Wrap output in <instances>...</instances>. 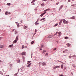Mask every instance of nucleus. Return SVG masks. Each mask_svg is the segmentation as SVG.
<instances>
[{
  "mask_svg": "<svg viewBox=\"0 0 76 76\" xmlns=\"http://www.w3.org/2000/svg\"><path fill=\"white\" fill-rule=\"evenodd\" d=\"M38 20H37L36 22L35 23V25H37V23H38Z\"/></svg>",
  "mask_w": 76,
  "mask_h": 76,
  "instance_id": "nucleus-12",
  "label": "nucleus"
},
{
  "mask_svg": "<svg viewBox=\"0 0 76 76\" xmlns=\"http://www.w3.org/2000/svg\"><path fill=\"white\" fill-rule=\"evenodd\" d=\"M14 34L15 35H16V34H18V31H17L16 30H15Z\"/></svg>",
  "mask_w": 76,
  "mask_h": 76,
  "instance_id": "nucleus-3",
  "label": "nucleus"
},
{
  "mask_svg": "<svg viewBox=\"0 0 76 76\" xmlns=\"http://www.w3.org/2000/svg\"><path fill=\"white\" fill-rule=\"evenodd\" d=\"M73 67H75V64H73Z\"/></svg>",
  "mask_w": 76,
  "mask_h": 76,
  "instance_id": "nucleus-52",
  "label": "nucleus"
},
{
  "mask_svg": "<svg viewBox=\"0 0 76 76\" xmlns=\"http://www.w3.org/2000/svg\"><path fill=\"white\" fill-rule=\"evenodd\" d=\"M18 38H19V36H17L16 37L15 40L18 41Z\"/></svg>",
  "mask_w": 76,
  "mask_h": 76,
  "instance_id": "nucleus-16",
  "label": "nucleus"
},
{
  "mask_svg": "<svg viewBox=\"0 0 76 76\" xmlns=\"http://www.w3.org/2000/svg\"><path fill=\"white\" fill-rule=\"evenodd\" d=\"M16 23L17 25H18V24H19V23H18L17 22H16Z\"/></svg>",
  "mask_w": 76,
  "mask_h": 76,
  "instance_id": "nucleus-48",
  "label": "nucleus"
},
{
  "mask_svg": "<svg viewBox=\"0 0 76 76\" xmlns=\"http://www.w3.org/2000/svg\"><path fill=\"white\" fill-rule=\"evenodd\" d=\"M17 61L18 63H19L20 62V60L18 58L17 59Z\"/></svg>",
  "mask_w": 76,
  "mask_h": 76,
  "instance_id": "nucleus-6",
  "label": "nucleus"
},
{
  "mask_svg": "<svg viewBox=\"0 0 76 76\" xmlns=\"http://www.w3.org/2000/svg\"><path fill=\"white\" fill-rule=\"evenodd\" d=\"M72 57H76V56H75L74 55V56H72Z\"/></svg>",
  "mask_w": 76,
  "mask_h": 76,
  "instance_id": "nucleus-53",
  "label": "nucleus"
},
{
  "mask_svg": "<svg viewBox=\"0 0 76 76\" xmlns=\"http://www.w3.org/2000/svg\"><path fill=\"white\" fill-rule=\"evenodd\" d=\"M57 25H58V24H55L54 25V26H57Z\"/></svg>",
  "mask_w": 76,
  "mask_h": 76,
  "instance_id": "nucleus-30",
  "label": "nucleus"
},
{
  "mask_svg": "<svg viewBox=\"0 0 76 76\" xmlns=\"http://www.w3.org/2000/svg\"><path fill=\"white\" fill-rule=\"evenodd\" d=\"M62 22H63V19H62L59 22V25H61V24Z\"/></svg>",
  "mask_w": 76,
  "mask_h": 76,
  "instance_id": "nucleus-10",
  "label": "nucleus"
},
{
  "mask_svg": "<svg viewBox=\"0 0 76 76\" xmlns=\"http://www.w3.org/2000/svg\"><path fill=\"white\" fill-rule=\"evenodd\" d=\"M9 66H10V67H11V66H12V64H10L9 65Z\"/></svg>",
  "mask_w": 76,
  "mask_h": 76,
  "instance_id": "nucleus-35",
  "label": "nucleus"
},
{
  "mask_svg": "<svg viewBox=\"0 0 76 76\" xmlns=\"http://www.w3.org/2000/svg\"><path fill=\"white\" fill-rule=\"evenodd\" d=\"M24 45H23L22 46V49H23L24 48Z\"/></svg>",
  "mask_w": 76,
  "mask_h": 76,
  "instance_id": "nucleus-24",
  "label": "nucleus"
},
{
  "mask_svg": "<svg viewBox=\"0 0 76 76\" xmlns=\"http://www.w3.org/2000/svg\"><path fill=\"white\" fill-rule=\"evenodd\" d=\"M23 55L24 56H25V54H26V52H23L22 53Z\"/></svg>",
  "mask_w": 76,
  "mask_h": 76,
  "instance_id": "nucleus-14",
  "label": "nucleus"
},
{
  "mask_svg": "<svg viewBox=\"0 0 76 76\" xmlns=\"http://www.w3.org/2000/svg\"><path fill=\"white\" fill-rule=\"evenodd\" d=\"M56 34H58V32L57 31L56 33Z\"/></svg>",
  "mask_w": 76,
  "mask_h": 76,
  "instance_id": "nucleus-57",
  "label": "nucleus"
},
{
  "mask_svg": "<svg viewBox=\"0 0 76 76\" xmlns=\"http://www.w3.org/2000/svg\"><path fill=\"white\" fill-rule=\"evenodd\" d=\"M68 2H70V0H68Z\"/></svg>",
  "mask_w": 76,
  "mask_h": 76,
  "instance_id": "nucleus-51",
  "label": "nucleus"
},
{
  "mask_svg": "<svg viewBox=\"0 0 76 76\" xmlns=\"http://www.w3.org/2000/svg\"><path fill=\"white\" fill-rule=\"evenodd\" d=\"M65 53V52L64 51H63V53Z\"/></svg>",
  "mask_w": 76,
  "mask_h": 76,
  "instance_id": "nucleus-54",
  "label": "nucleus"
},
{
  "mask_svg": "<svg viewBox=\"0 0 76 76\" xmlns=\"http://www.w3.org/2000/svg\"><path fill=\"white\" fill-rule=\"evenodd\" d=\"M37 25H39V23H37Z\"/></svg>",
  "mask_w": 76,
  "mask_h": 76,
  "instance_id": "nucleus-55",
  "label": "nucleus"
},
{
  "mask_svg": "<svg viewBox=\"0 0 76 76\" xmlns=\"http://www.w3.org/2000/svg\"><path fill=\"white\" fill-rule=\"evenodd\" d=\"M53 69H56V66H55V67H53Z\"/></svg>",
  "mask_w": 76,
  "mask_h": 76,
  "instance_id": "nucleus-42",
  "label": "nucleus"
},
{
  "mask_svg": "<svg viewBox=\"0 0 76 76\" xmlns=\"http://www.w3.org/2000/svg\"><path fill=\"white\" fill-rule=\"evenodd\" d=\"M57 35L56 34H55L54 35Z\"/></svg>",
  "mask_w": 76,
  "mask_h": 76,
  "instance_id": "nucleus-60",
  "label": "nucleus"
},
{
  "mask_svg": "<svg viewBox=\"0 0 76 76\" xmlns=\"http://www.w3.org/2000/svg\"><path fill=\"white\" fill-rule=\"evenodd\" d=\"M42 66H45L46 65V63L45 62H43L42 63Z\"/></svg>",
  "mask_w": 76,
  "mask_h": 76,
  "instance_id": "nucleus-11",
  "label": "nucleus"
},
{
  "mask_svg": "<svg viewBox=\"0 0 76 76\" xmlns=\"http://www.w3.org/2000/svg\"><path fill=\"white\" fill-rule=\"evenodd\" d=\"M39 64H41V62H39Z\"/></svg>",
  "mask_w": 76,
  "mask_h": 76,
  "instance_id": "nucleus-59",
  "label": "nucleus"
},
{
  "mask_svg": "<svg viewBox=\"0 0 76 76\" xmlns=\"http://www.w3.org/2000/svg\"><path fill=\"white\" fill-rule=\"evenodd\" d=\"M63 5H62L60 7L59 10H60V9H62V8L63 7Z\"/></svg>",
  "mask_w": 76,
  "mask_h": 76,
  "instance_id": "nucleus-9",
  "label": "nucleus"
},
{
  "mask_svg": "<svg viewBox=\"0 0 76 76\" xmlns=\"http://www.w3.org/2000/svg\"><path fill=\"white\" fill-rule=\"evenodd\" d=\"M58 4H59V2L56 3V5H58Z\"/></svg>",
  "mask_w": 76,
  "mask_h": 76,
  "instance_id": "nucleus-36",
  "label": "nucleus"
},
{
  "mask_svg": "<svg viewBox=\"0 0 76 76\" xmlns=\"http://www.w3.org/2000/svg\"><path fill=\"white\" fill-rule=\"evenodd\" d=\"M71 74H72V75H73L72 72H71Z\"/></svg>",
  "mask_w": 76,
  "mask_h": 76,
  "instance_id": "nucleus-56",
  "label": "nucleus"
},
{
  "mask_svg": "<svg viewBox=\"0 0 76 76\" xmlns=\"http://www.w3.org/2000/svg\"><path fill=\"white\" fill-rule=\"evenodd\" d=\"M18 73H15V75H14V76H16V75H18Z\"/></svg>",
  "mask_w": 76,
  "mask_h": 76,
  "instance_id": "nucleus-32",
  "label": "nucleus"
},
{
  "mask_svg": "<svg viewBox=\"0 0 76 76\" xmlns=\"http://www.w3.org/2000/svg\"><path fill=\"white\" fill-rule=\"evenodd\" d=\"M7 5L8 6H10V3H8L7 4Z\"/></svg>",
  "mask_w": 76,
  "mask_h": 76,
  "instance_id": "nucleus-31",
  "label": "nucleus"
},
{
  "mask_svg": "<svg viewBox=\"0 0 76 76\" xmlns=\"http://www.w3.org/2000/svg\"><path fill=\"white\" fill-rule=\"evenodd\" d=\"M45 18H43L40 20L41 21L42 20H45Z\"/></svg>",
  "mask_w": 76,
  "mask_h": 76,
  "instance_id": "nucleus-25",
  "label": "nucleus"
},
{
  "mask_svg": "<svg viewBox=\"0 0 76 76\" xmlns=\"http://www.w3.org/2000/svg\"><path fill=\"white\" fill-rule=\"evenodd\" d=\"M27 48L26 46H25L24 47V48Z\"/></svg>",
  "mask_w": 76,
  "mask_h": 76,
  "instance_id": "nucleus-41",
  "label": "nucleus"
},
{
  "mask_svg": "<svg viewBox=\"0 0 76 76\" xmlns=\"http://www.w3.org/2000/svg\"><path fill=\"white\" fill-rule=\"evenodd\" d=\"M46 10H47V11L48 10H50V9L49 8H48Z\"/></svg>",
  "mask_w": 76,
  "mask_h": 76,
  "instance_id": "nucleus-37",
  "label": "nucleus"
},
{
  "mask_svg": "<svg viewBox=\"0 0 76 76\" xmlns=\"http://www.w3.org/2000/svg\"><path fill=\"white\" fill-rule=\"evenodd\" d=\"M63 23L64 24H66V20L65 19H63Z\"/></svg>",
  "mask_w": 76,
  "mask_h": 76,
  "instance_id": "nucleus-5",
  "label": "nucleus"
},
{
  "mask_svg": "<svg viewBox=\"0 0 76 76\" xmlns=\"http://www.w3.org/2000/svg\"><path fill=\"white\" fill-rule=\"evenodd\" d=\"M46 13V12H44L43 13V15H45Z\"/></svg>",
  "mask_w": 76,
  "mask_h": 76,
  "instance_id": "nucleus-43",
  "label": "nucleus"
},
{
  "mask_svg": "<svg viewBox=\"0 0 76 76\" xmlns=\"http://www.w3.org/2000/svg\"><path fill=\"white\" fill-rule=\"evenodd\" d=\"M35 32H37V29L35 30Z\"/></svg>",
  "mask_w": 76,
  "mask_h": 76,
  "instance_id": "nucleus-61",
  "label": "nucleus"
},
{
  "mask_svg": "<svg viewBox=\"0 0 76 76\" xmlns=\"http://www.w3.org/2000/svg\"><path fill=\"white\" fill-rule=\"evenodd\" d=\"M31 63H30V64H29L28 65L27 67H31Z\"/></svg>",
  "mask_w": 76,
  "mask_h": 76,
  "instance_id": "nucleus-17",
  "label": "nucleus"
},
{
  "mask_svg": "<svg viewBox=\"0 0 76 76\" xmlns=\"http://www.w3.org/2000/svg\"><path fill=\"white\" fill-rule=\"evenodd\" d=\"M45 52H46V50H43L42 52V53L43 54L44 53H45Z\"/></svg>",
  "mask_w": 76,
  "mask_h": 76,
  "instance_id": "nucleus-21",
  "label": "nucleus"
},
{
  "mask_svg": "<svg viewBox=\"0 0 76 76\" xmlns=\"http://www.w3.org/2000/svg\"><path fill=\"white\" fill-rule=\"evenodd\" d=\"M31 61H28L27 63V64H29V63H31Z\"/></svg>",
  "mask_w": 76,
  "mask_h": 76,
  "instance_id": "nucleus-18",
  "label": "nucleus"
},
{
  "mask_svg": "<svg viewBox=\"0 0 76 76\" xmlns=\"http://www.w3.org/2000/svg\"><path fill=\"white\" fill-rule=\"evenodd\" d=\"M6 76H9V75H6Z\"/></svg>",
  "mask_w": 76,
  "mask_h": 76,
  "instance_id": "nucleus-63",
  "label": "nucleus"
},
{
  "mask_svg": "<svg viewBox=\"0 0 76 76\" xmlns=\"http://www.w3.org/2000/svg\"><path fill=\"white\" fill-rule=\"evenodd\" d=\"M43 14H41V15H40V16H41V17H42V16H43Z\"/></svg>",
  "mask_w": 76,
  "mask_h": 76,
  "instance_id": "nucleus-34",
  "label": "nucleus"
},
{
  "mask_svg": "<svg viewBox=\"0 0 76 76\" xmlns=\"http://www.w3.org/2000/svg\"><path fill=\"white\" fill-rule=\"evenodd\" d=\"M66 45L67 47H70V44L69 43H68L66 44Z\"/></svg>",
  "mask_w": 76,
  "mask_h": 76,
  "instance_id": "nucleus-8",
  "label": "nucleus"
},
{
  "mask_svg": "<svg viewBox=\"0 0 76 76\" xmlns=\"http://www.w3.org/2000/svg\"><path fill=\"white\" fill-rule=\"evenodd\" d=\"M13 44H12L11 45H9L8 47H9V48L12 47V46H13Z\"/></svg>",
  "mask_w": 76,
  "mask_h": 76,
  "instance_id": "nucleus-20",
  "label": "nucleus"
},
{
  "mask_svg": "<svg viewBox=\"0 0 76 76\" xmlns=\"http://www.w3.org/2000/svg\"><path fill=\"white\" fill-rule=\"evenodd\" d=\"M53 35H49L48 36V39L51 38H53Z\"/></svg>",
  "mask_w": 76,
  "mask_h": 76,
  "instance_id": "nucleus-1",
  "label": "nucleus"
},
{
  "mask_svg": "<svg viewBox=\"0 0 76 76\" xmlns=\"http://www.w3.org/2000/svg\"><path fill=\"white\" fill-rule=\"evenodd\" d=\"M74 6V4H73V5H72V6H73V7Z\"/></svg>",
  "mask_w": 76,
  "mask_h": 76,
  "instance_id": "nucleus-64",
  "label": "nucleus"
},
{
  "mask_svg": "<svg viewBox=\"0 0 76 76\" xmlns=\"http://www.w3.org/2000/svg\"><path fill=\"white\" fill-rule=\"evenodd\" d=\"M66 24L69 23V22H68V21H66Z\"/></svg>",
  "mask_w": 76,
  "mask_h": 76,
  "instance_id": "nucleus-33",
  "label": "nucleus"
},
{
  "mask_svg": "<svg viewBox=\"0 0 76 76\" xmlns=\"http://www.w3.org/2000/svg\"><path fill=\"white\" fill-rule=\"evenodd\" d=\"M36 1V0H33L31 2V3H34V2H35V1Z\"/></svg>",
  "mask_w": 76,
  "mask_h": 76,
  "instance_id": "nucleus-22",
  "label": "nucleus"
},
{
  "mask_svg": "<svg viewBox=\"0 0 76 76\" xmlns=\"http://www.w3.org/2000/svg\"><path fill=\"white\" fill-rule=\"evenodd\" d=\"M61 32H59L58 33V36H59V37H60V36H61Z\"/></svg>",
  "mask_w": 76,
  "mask_h": 76,
  "instance_id": "nucleus-2",
  "label": "nucleus"
},
{
  "mask_svg": "<svg viewBox=\"0 0 76 76\" xmlns=\"http://www.w3.org/2000/svg\"><path fill=\"white\" fill-rule=\"evenodd\" d=\"M65 51H67V49H66V50H65Z\"/></svg>",
  "mask_w": 76,
  "mask_h": 76,
  "instance_id": "nucleus-58",
  "label": "nucleus"
},
{
  "mask_svg": "<svg viewBox=\"0 0 76 76\" xmlns=\"http://www.w3.org/2000/svg\"><path fill=\"white\" fill-rule=\"evenodd\" d=\"M34 43V41H32L31 42V44H33Z\"/></svg>",
  "mask_w": 76,
  "mask_h": 76,
  "instance_id": "nucleus-27",
  "label": "nucleus"
},
{
  "mask_svg": "<svg viewBox=\"0 0 76 76\" xmlns=\"http://www.w3.org/2000/svg\"><path fill=\"white\" fill-rule=\"evenodd\" d=\"M48 56V53H47L45 55V56Z\"/></svg>",
  "mask_w": 76,
  "mask_h": 76,
  "instance_id": "nucleus-29",
  "label": "nucleus"
},
{
  "mask_svg": "<svg viewBox=\"0 0 76 76\" xmlns=\"http://www.w3.org/2000/svg\"><path fill=\"white\" fill-rule=\"evenodd\" d=\"M70 19H75V16H73V17L71 18Z\"/></svg>",
  "mask_w": 76,
  "mask_h": 76,
  "instance_id": "nucleus-15",
  "label": "nucleus"
},
{
  "mask_svg": "<svg viewBox=\"0 0 76 76\" xmlns=\"http://www.w3.org/2000/svg\"><path fill=\"white\" fill-rule=\"evenodd\" d=\"M17 41H18V40L15 39V40H14L13 41V44H15V43H16V42H17Z\"/></svg>",
  "mask_w": 76,
  "mask_h": 76,
  "instance_id": "nucleus-4",
  "label": "nucleus"
},
{
  "mask_svg": "<svg viewBox=\"0 0 76 76\" xmlns=\"http://www.w3.org/2000/svg\"><path fill=\"white\" fill-rule=\"evenodd\" d=\"M28 27L27 26H24V29H26L27 28H28Z\"/></svg>",
  "mask_w": 76,
  "mask_h": 76,
  "instance_id": "nucleus-13",
  "label": "nucleus"
},
{
  "mask_svg": "<svg viewBox=\"0 0 76 76\" xmlns=\"http://www.w3.org/2000/svg\"><path fill=\"white\" fill-rule=\"evenodd\" d=\"M59 76H63V75L61 74V75H59Z\"/></svg>",
  "mask_w": 76,
  "mask_h": 76,
  "instance_id": "nucleus-45",
  "label": "nucleus"
},
{
  "mask_svg": "<svg viewBox=\"0 0 76 76\" xmlns=\"http://www.w3.org/2000/svg\"><path fill=\"white\" fill-rule=\"evenodd\" d=\"M61 69H63V65H61Z\"/></svg>",
  "mask_w": 76,
  "mask_h": 76,
  "instance_id": "nucleus-26",
  "label": "nucleus"
},
{
  "mask_svg": "<svg viewBox=\"0 0 76 76\" xmlns=\"http://www.w3.org/2000/svg\"><path fill=\"white\" fill-rule=\"evenodd\" d=\"M3 47H4V46H3V45H1V46H0V48H3Z\"/></svg>",
  "mask_w": 76,
  "mask_h": 76,
  "instance_id": "nucleus-19",
  "label": "nucleus"
},
{
  "mask_svg": "<svg viewBox=\"0 0 76 76\" xmlns=\"http://www.w3.org/2000/svg\"><path fill=\"white\" fill-rule=\"evenodd\" d=\"M14 31H15V29H12V32H14Z\"/></svg>",
  "mask_w": 76,
  "mask_h": 76,
  "instance_id": "nucleus-38",
  "label": "nucleus"
},
{
  "mask_svg": "<svg viewBox=\"0 0 76 76\" xmlns=\"http://www.w3.org/2000/svg\"><path fill=\"white\" fill-rule=\"evenodd\" d=\"M32 5H35V3H33V4H32Z\"/></svg>",
  "mask_w": 76,
  "mask_h": 76,
  "instance_id": "nucleus-49",
  "label": "nucleus"
},
{
  "mask_svg": "<svg viewBox=\"0 0 76 76\" xmlns=\"http://www.w3.org/2000/svg\"><path fill=\"white\" fill-rule=\"evenodd\" d=\"M44 4H41V6H44Z\"/></svg>",
  "mask_w": 76,
  "mask_h": 76,
  "instance_id": "nucleus-40",
  "label": "nucleus"
},
{
  "mask_svg": "<svg viewBox=\"0 0 76 76\" xmlns=\"http://www.w3.org/2000/svg\"><path fill=\"white\" fill-rule=\"evenodd\" d=\"M47 11V10L46 9V10H45L44 11V12H46V11Z\"/></svg>",
  "mask_w": 76,
  "mask_h": 76,
  "instance_id": "nucleus-46",
  "label": "nucleus"
},
{
  "mask_svg": "<svg viewBox=\"0 0 76 76\" xmlns=\"http://www.w3.org/2000/svg\"><path fill=\"white\" fill-rule=\"evenodd\" d=\"M60 67L59 66H56V68H60Z\"/></svg>",
  "mask_w": 76,
  "mask_h": 76,
  "instance_id": "nucleus-28",
  "label": "nucleus"
},
{
  "mask_svg": "<svg viewBox=\"0 0 76 76\" xmlns=\"http://www.w3.org/2000/svg\"><path fill=\"white\" fill-rule=\"evenodd\" d=\"M10 12H8H8L7 11V12H5V14L6 15H9V14H10Z\"/></svg>",
  "mask_w": 76,
  "mask_h": 76,
  "instance_id": "nucleus-7",
  "label": "nucleus"
},
{
  "mask_svg": "<svg viewBox=\"0 0 76 76\" xmlns=\"http://www.w3.org/2000/svg\"><path fill=\"white\" fill-rule=\"evenodd\" d=\"M69 58H71V57H72V56H69Z\"/></svg>",
  "mask_w": 76,
  "mask_h": 76,
  "instance_id": "nucleus-44",
  "label": "nucleus"
},
{
  "mask_svg": "<svg viewBox=\"0 0 76 76\" xmlns=\"http://www.w3.org/2000/svg\"><path fill=\"white\" fill-rule=\"evenodd\" d=\"M17 26L18 27H19V24H17Z\"/></svg>",
  "mask_w": 76,
  "mask_h": 76,
  "instance_id": "nucleus-47",
  "label": "nucleus"
},
{
  "mask_svg": "<svg viewBox=\"0 0 76 76\" xmlns=\"http://www.w3.org/2000/svg\"><path fill=\"white\" fill-rule=\"evenodd\" d=\"M56 49H57V48H55L54 49H53V51H55V50H56Z\"/></svg>",
  "mask_w": 76,
  "mask_h": 76,
  "instance_id": "nucleus-39",
  "label": "nucleus"
},
{
  "mask_svg": "<svg viewBox=\"0 0 76 76\" xmlns=\"http://www.w3.org/2000/svg\"><path fill=\"white\" fill-rule=\"evenodd\" d=\"M43 45L41 46V48H43Z\"/></svg>",
  "mask_w": 76,
  "mask_h": 76,
  "instance_id": "nucleus-50",
  "label": "nucleus"
},
{
  "mask_svg": "<svg viewBox=\"0 0 76 76\" xmlns=\"http://www.w3.org/2000/svg\"><path fill=\"white\" fill-rule=\"evenodd\" d=\"M68 38H69V37H65V39H68Z\"/></svg>",
  "mask_w": 76,
  "mask_h": 76,
  "instance_id": "nucleus-23",
  "label": "nucleus"
},
{
  "mask_svg": "<svg viewBox=\"0 0 76 76\" xmlns=\"http://www.w3.org/2000/svg\"><path fill=\"white\" fill-rule=\"evenodd\" d=\"M2 70H3V72H4V70L3 69H2Z\"/></svg>",
  "mask_w": 76,
  "mask_h": 76,
  "instance_id": "nucleus-62",
  "label": "nucleus"
}]
</instances>
